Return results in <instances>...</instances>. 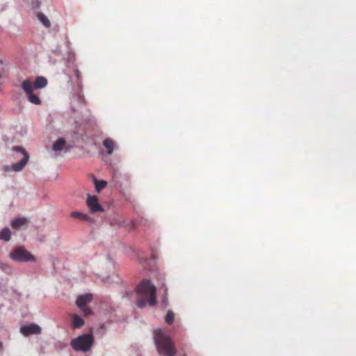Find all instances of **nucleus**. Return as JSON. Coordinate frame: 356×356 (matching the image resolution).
I'll list each match as a JSON object with an SVG mask.
<instances>
[{"mask_svg":"<svg viewBox=\"0 0 356 356\" xmlns=\"http://www.w3.org/2000/svg\"><path fill=\"white\" fill-rule=\"evenodd\" d=\"M136 293L140 296L136 300L138 308H144L147 303L154 307L157 303L156 287L148 279H143L136 288Z\"/></svg>","mask_w":356,"mask_h":356,"instance_id":"f257e3e1","label":"nucleus"},{"mask_svg":"<svg viewBox=\"0 0 356 356\" xmlns=\"http://www.w3.org/2000/svg\"><path fill=\"white\" fill-rule=\"evenodd\" d=\"M154 343L157 353L161 356H175L177 349L170 337L157 328L153 332Z\"/></svg>","mask_w":356,"mask_h":356,"instance_id":"f03ea898","label":"nucleus"},{"mask_svg":"<svg viewBox=\"0 0 356 356\" xmlns=\"http://www.w3.org/2000/svg\"><path fill=\"white\" fill-rule=\"evenodd\" d=\"M74 74L77 79L78 86L76 88L72 86V110L75 112L77 111V107H81L84 104V97L83 95L82 86L81 84V73L77 67L74 69ZM67 83L72 86V79L70 76H67Z\"/></svg>","mask_w":356,"mask_h":356,"instance_id":"7ed1b4c3","label":"nucleus"},{"mask_svg":"<svg viewBox=\"0 0 356 356\" xmlns=\"http://www.w3.org/2000/svg\"><path fill=\"white\" fill-rule=\"evenodd\" d=\"M94 343V337L91 333H85L72 339L70 345L76 352L88 353Z\"/></svg>","mask_w":356,"mask_h":356,"instance_id":"20e7f679","label":"nucleus"},{"mask_svg":"<svg viewBox=\"0 0 356 356\" xmlns=\"http://www.w3.org/2000/svg\"><path fill=\"white\" fill-rule=\"evenodd\" d=\"M9 257L15 262H35V257L24 246L17 245L9 253Z\"/></svg>","mask_w":356,"mask_h":356,"instance_id":"39448f33","label":"nucleus"},{"mask_svg":"<svg viewBox=\"0 0 356 356\" xmlns=\"http://www.w3.org/2000/svg\"><path fill=\"white\" fill-rule=\"evenodd\" d=\"M12 150L15 152L20 153L23 155V158L18 162L13 163L12 165H4L3 170L4 172H20L29 160V154L22 146H14Z\"/></svg>","mask_w":356,"mask_h":356,"instance_id":"423d86ee","label":"nucleus"},{"mask_svg":"<svg viewBox=\"0 0 356 356\" xmlns=\"http://www.w3.org/2000/svg\"><path fill=\"white\" fill-rule=\"evenodd\" d=\"M86 203L91 213H94L104 211V207L99 202L97 196L95 195L88 194Z\"/></svg>","mask_w":356,"mask_h":356,"instance_id":"0eeeda50","label":"nucleus"},{"mask_svg":"<svg viewBox=\"0 0 356 356\" xmlns=\"http://www.w3.org/2000/svg\"><path fill=\"white\" fill-rule=\"evenodd\" d=\"M111 224L114 226L127 227L130 229H134L136 227L135 220H128L120 216L113 218L111 221Z\"/></svg>","mask_w":356,"mask_h":356,"instance_id":"6e6552de","label":"nucleus"},{"mask_svg":"<svg viewBox=\"0 0 356 356\" xmlns=\"http://www.w3.org/2000/svg\"><path fill=\"white\" fill-rule=\"evenodd\" d=\"M41 327L35 323L24 325L20 327V332L25 337L31 334H39L41 333Z\"/></svg>","mask_w":356,"mask_h":356,"instance_id":"1a4fd4ad","label":"nucleus"},{"mask_svg":"<svg viewBox=\"0 0 356 356\" xmlns=\"http://www.w3.org/2000/svg\"><path fill=\"white\" fill-rule=\"evenodd\" d=\"M71 146H66V141L63 138H58L52 145V149L54 152H58L65 149V152H70Z\"/></svg>","mask_w":356,"mask_h":356,"instance_id":"9d476101","label":"nucleus"},{"mask_svg":"<svg viewBox=\"0 0 356 356\" xmlns=\"http://www.w3.org/2000/svg\"><path fill=\"white\" fill-rule=\"evenodd\" d=\"M92 300V296L90 293L80 295L77 297L76 305L79 308H83L86 306Z\"/></svg>","mask_w":356,"mask_h":356,"instance_id":"9b49d317","label":"nucleus"},{"mask_svg":"<svg viewBox=\"0 0 356 356\" xmlns=\"http://www.w3.org/2000/svg\"><path fill=\"white\" fill-rule=\"evenodd\" d=\"M22 89L27 94L33 92L35 89L34 88V83L31 82L29 79H25L22 83Z\"/></svg>","mask_w":356,"mask_h":356,"instance_id":"f8f14e48","label":"nucleus"},{"mask_svg":"<svg viewBox=\"0 0 356 356\" xmlns=\"http://www.w3.org/2000/svg\"><path fill=\"white\" fill-rule=\"evenodd\" d=\"M33 83L34 88H35L36 90L42 89L47 86L48 81L44 76H39L35 78Z\"/></svg>","mask_w":356,"mask_h":356,"instance_id":"ddd939ff","label":"nucleus"},{"mask_svg":"<svg viewBox=\"0 0 356 356\" xmlns=\"http://www.w3.org/2000/svg\"><path fill=\"white\" fill-rule=\"evenodd\" d=\"M102 144L104 147L106 149L107 154H112L114 151L115 145L113 140L110 138H106L103 140Z\"/></svg>","mask_w":356,"mask_h":356,"instance_id":"4468645a","label":"nucleus"},{"mask_svg":"<svg viewBox=\"0 0 356 356\" xmlns=\"http://www.w3.org/2000/svg\"><path fill=\"white\" fill-rule=\"evenodd\" d=\"M27 220L24 218H15L11 222L10 225L15 229H19L22 225H25Z\"/></svg>","mask_w":356,"mask_h":356,"instance_id":"2eb2a0df","label":"nucleus"},{"mask_svg":"<svg viewBox=\"0 0 356 356\" xmlns=\"http://www.w3.org/2000/svg\"><path fill=\"white\" fill-rule=\"evenodd\" d=\"M71 216L72 218H79V219H81V220H86V221H88V222H94V219L91 217H90L89 216L82 213V212H80V211H73L71 213Z\"/></svg>","mask_w":356,"mask_h":356,"instance_id":"dca6fc26","label":"nucleus"},{"mask_svg":"<svg viewBox=\"0 0 356 356\" xmlns=\"http://www.w3.org/2000/svg\"><path fill=\"white\" fill-rule=\"evenodd\" d=\"M85 323L84 320L78 314H74L72 319L73 328H81Z\"/></svg>","mask_w":356,"mask_h":356,"instance_id":"f3484780","label":"nucleus"},{"mask_svg":"<svg viewBox=\"0 0 356 356\" xmlns=\"http://www.w3.org/2000/svg\"><path fill=\"white\" fill-rule=\"evenodd\" d=\"M11 238L10 229L6 227L0 230V240L4 242H8Z\"/></svg>","mask_w":356,"mask_h":356,"instance_id":"a211bd4d","label":"nucleus"},{"mask_svg":"<svg viewBox=\"0 0 356 356\" xmlns=\"http://www.w3.org/2000/svg\"><path fill=\"white\" fill-rule=\"evenodd\" d=\"M138 260L139 263L143 265L150 266L151 262L154 263L156 261L155 253H154V250H152V257L150 259H148L147 257H140L138 258Z\"/></svg>","mask_w":356,"mask_h":356,"instance_id":"6ab92c4d","label":"nucleus"},{"mask_svg":"<svg viewBox=\"0 0 356 356\" xmlns=\"http://www.w3.org/2000/svg\"><path fill=\"white\" fill-rule=\"evenodd\" d=\"M94 185L95 191L99 193L102 189L107 186V181L105 180H98L97 179H95Z\"/></svg>","mask_w":356,"mask_h":356,"instance_id":"aec40b11","label":"nucleus"},{"mask_svg":"<svg viewBox=\"0 0 356 356\" xmlns=\"http://www.w3.org/2000/svg\"><path fill=\"white\" fill-rule=\"evenodd\" d=\"M38 19L41 24L46 28H49L51 26V22L48 17L42 13H38Z\"/></svg>","mask_w":356,"mask_h":356,"instance_id":"412c9836","label":"nucleus"},{"mask_svg":"<svg viewBox=\"0 0 356 356\" xmlns=\"http://www.w3.org/2000/svg\"><path fill=\"white\" fill-rule=\"evenodd\" d=\"M28 100L35 105L41 104V100L40 97L38 95L34 94L33 92L28 95Z\"/></svg>","mask_w":356,"mask_h":356,"instance_id":"4be33fe9","label":"nucleus"},{"mask_svg":"<svg viewBox=\"0 0 356 356\" xmlns=\"http://www.w3.org/2000/svg\"><path fill=\"white\" fill-rule=\"evenodd\" d=\"M175 321V314L172 310H168L165 316V321L168 325H172Z\"/></svg>","mask_w":356,"mask_h":356,"instance_id":"5701e85b","label":"nucleus"},{"mask_svg":"<svg viewBox=\"0 0 356 356\" xmlns=\"http://www.w3.org/2000/svg\"><path fill=\"white\" fill-rule=\"evenodd\" d=\"M0 269L8 275H10L13 272L11 266L3 262H0Z\"/></svg>","mask_w":356,"mask_h":356,"instance_id":"b1692460","label":"nucleus"},{"mask_svg":"<svg viewBox=\"0 0 356 356\" xmlns=\"http://www.w3.org/2000/svg\"><path fill=\"white\" fill-rule=\"evenodd\" d=\"M164 286V293L162 296V301L161 304L164 308H166L168 305V296H167V288Z\"/></svg>","mask_w":356,"mask_h":356,"instance_id":"393cba45","label":"nucleus"},{"mask_svg":"<svg viewBox=\"0 0 356 356\" xmlns=\"http://www.w3.org/2000/svg\"><path fill=\"white\" fill-rule=\"evenodd\" d=\"M33 9L38 10L40 8V1L39 0H28Z\"/></svg>","mask_w":356,"mask_h":356,"instance_id":"a878e982","label":"nucleus"},{"mask_svg":"<svg viewBox=\"0 0 356 356\" xmlns=\"http://www.w3.org/2000/svg\"><path fill=\"white\" fill-rule=\"evenodd\" d=\"M79 309L82 311L83 314L86 316H90V314H92V310L90 308L87 307L86 306L83 308H79Z\"/></svg>","mask_w":356,"mask_h":356,"instance_id":"bb28decb","label":"nucleus"},{"mask_svg":"<svg viewBox=\"0 0 356 356\" xmlns=\"http://www.w3.org/2000/svg\"><path fill=\"white\" fill-rule=\"evenodd\" d=\"M67 346V345L66 343H63L58 342V344H57V348L60 349V350H63L65 348H66Z\"/></svg>","mask_w":356,"mask_h":356,"instance_id":"cd10ccee","label":"nucleus"},{"mask_svg":"<svg viewBox=\"0 0 356 356\" xmlns=\"http://www.w3.org/2000/svg\"><path fill=\"white\" fill-rule=\"evenodd\" d=\"M140 223L144 225H147V220L145 219L143 217H141Z\"/></svg>","mask_w":356,"mask_h":356,"instance_id":"c85d7f7f","label":"nucleus"},{"mask_svg":"<svg viewBox=\"0 0 356 356\" xmlns=\"http://www.w3.org/2000/svg\"><path fill=\"white\" fill-rule=\"evenodd\" d=\"M4 351L3 342L0 341V353L2 354Z\"/></svg>","mask_w":356,"mask_h":356,"instance_id":"c756f323","label":"nucleus"},{"mask_svg":"<svg viewBox=\"0 0 356 356\" xmlns=\"http://www.w3.org/2000/svg\"><path fill=\"white\" fill-rule=\"evenodd\" d=\"M90 177H91V179H92V182L94 183V180H95V179H97V178H96V177H95V175H90Z\"/></svg>","mask_w":356,"mask_h":356,"instance_id":"7c9ffc66","label":"nucleus"}]
</instances>
